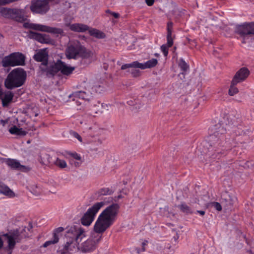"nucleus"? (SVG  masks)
<instances>
[{"mask_svg": "<svg viewBox=\"0 0 254 254\" xmlns=\"http://www.w3.org/2000/svg\"><path fill=\"white\" fill-rule=\"evenodd\" d=\"M120 206L117 203L112 204L106 207L99 215L112 224L115 221L119 213Z\"/></svg>", "mask_w": 254, "mask_h": 254, "instance_id": "6e6552de", "label": "nucleus"}, {"mask_svg": "<svg viewBox=\"0 0 254 254\" xmlns=\"http://www.w3.org/2000/svg\"><path fill=\"white\" fill-rule=\"evenodd\" d=\"M113 224L102 218L98 216L94 225L93 233L99 234L102 236V234L110 228Z\"/></svg>", "mask_w": 254, "mask_h": 254, "instance_id": "1a4fd4ad", "label": "nucleus"}, {"mask_svg": "<svg viewBox=\"0 0 254 254\" xmlns=\"http://www.w3.org/2000/svg\"><path fill=\"white\" fill-rule=\"evenodd\" d=\"M225 132V129L222 128L220 129L218 131L214 133V134L211 135L210 136V140H214L215 138H216V136L218 135L219 132H220L221 134H223Z\"/></svg>", "mask_w": 254, "mask_h": 254, "instance_id": "4c0bfd02", "label": "nucleus"}, {"mask_svg": "<svg viewBox=\"0 0 254 254\" xmlns=\"http://www.w3.org/2000/svg\"><path fill=\"white\" fill-rule=\"evenodd\" d=\"M63 230H64L63 228L59 227L56 230L55 233L56 234V233H59V232H62Z\"/></svg>", "mask_w": 254, "mask_h": 254, "instance_id": "09e8293b", "label": "nucleus"}, {"mask_svg": "<svg viewBox=\"0 0 254 254\" xmlns=\"http://www.w3.org/2000/svg\"><path fill=\"white\" fill-rule=\"evenodd\" d=\"M112 14L115 18H118L119 16V14L118 13L113 12Z\"/></svg>", "mask_w": 254, "mask_h": 254, "instance_id": "8fccbe9b", "label": "nucleus"}, {"mask_svg": "<svg viewBox=\"0 0 254 254\" xmlns=\"http://www.w3.org/2000/svg\"><path fill=\"white\" fill-rule=\"evenodd\" d=\"M169 47H168V46H167L166 44L163 45L161 47V50L165 56H167L168 54Z\"/></svg>", "mask_w": 254, "mask_h": 254, "instance_id": "58836bf2", "label": "nucleus"}, {"mask_svg": "<svg viewBox=\"0 0 254 254\" xmlns=\"http://www.w3.org/2000/svg\"><path fill=\"white\" fill-rule=\"evenodd\" d=\"M172 27H173V23L171 22H168L167 24V33H169V32H170V34H172Z\"/></svg>", "mask_w": 254, "mask_h": 254, "instance_id": "37998d69", "label": "nucleus"}, {"mask_svg": "<svg viewBox=\"0 0 254 254\" xmlns=\"http://www.w3.org/2000/svg\"><path fill=\"white\" fill-rule=\"evenodd\" d=\"M49 66L50 69L46 68L44 64L41 66L42 70L49 76H53L58 71H61L63 74L68 75L75 69L74 67L71 66L60 60L58 61L56 63L50 64Z\"/></svg>", "mask_w": 254, "mask_h": 254, "instance_id": "7ed1b4c3", "label": "nucleus"}, {"mask_svg": "<svg viewBox=\"0 0 254 254\" xmlns=\"http://www.w3.org/2000/svg\"><path fill=\"white\" fill-rule=\"evenodd\" d=\"M112 190L109 188H104L99 191V193L101 195H108L112 193Z\"/></svg>", "mask_w": 254, "mask_h": 254, "instance_id": "c9c22d12", "label": "nucleus"}, {"mask_svg": "<svg viewBox=\"0 0 254 254\" xmlns=\"http://www.w3.org/2000/svg\"><path fill=\"white\" fill-rule=\"evenodd\" d=\"M236 32L241 36L245 37L248 35L254 34V23H245L236 27Z\"/></svg>", "mask_w": 254, "mask_h": 254, "instance_id": "9b49d317", "label": "nucleus"}, {"mask_svg": "<svg viewBox=\"0 0 254 254\" xmlns=\"http://www.w3.org/2000/svg\"><path fill=\"white\" fill-rule=\"evenodd\" d=\"M128 105L132 107V110H137L141 108L142 104L139 100H130L127 101Z\"/></svg>", "mask_w": 254, "mask_h": 254, "instance_id": "a878e982", "label": "nucleus"}, {"mask_svg": "<svg viewBox=\"0 0 254 254\" xmlns=\"http://www.w3.org/2000/svg\"><path fill=\"white\" fill-rule=\"evenodd\" d=\"M65 25L68 26L71 30L76 32H83L89 29V27L87 25L82 23H74L72 24L66 23Z\"/></svg>", "mask_w": 254, "mask_h": 254, "instance_id": "dca6fc26", "label": "nucleus"}, {"mask_svg": "<svg viewBox=\"0 0 254 254\" xmlns=\"http://www.w3.org/2000/svg\"><path fill=\"white\" fill-rule=\"evenodd\" d=\"M117 64H119V65H120V62H117Z\"/></svg>", "mask_w": 254, "mask_h": 254, "instance_id": "4d7b16f0", "label": "nucleus"}, {"mask_svg": "<svg viewBox=\"0 0 254 254\" xmlns=\"http://www.w3.org/2000/svg\"><path fill=\"white\" fill-rule=\"evenodd\" d=\"M72 96L74 97L73 100H75L80 105L82 104V102L78 101V100L84 101L89 99V96L84 91L75 92L72 94Z\"/></svg>", "mask_w": 254, "mask_h": 254, "instance_id": "6ab92c4d", "label": "nucleus"}, {"mask_svg": "<svg viewBox=\"0 0 254 254\" xmlns=\"http://www.w3.org/2000/svg\"><path fill=\"white\" fill-rule=\"evenodd\" d=\"M26 77V73L23 69L15 68L8 74L5 79V87L9 89L20 87L24 83Z\"/></svg>", "mask_w": 254, "mask_h": 254, "instance_id": "f03ea898", "label": "nucleus"}, {"mask_svg": "<svg viewBox=\"0 0 254 254\" xmlns=\"http://www.w3.org/2000/svg\"><path fill=\"white\" fill-rule=\"evenodd\" d=\"M15 0H0V5L8 4L14 1Z\"/></svg>", "mask_w": 254, "mask_h": 254, "instance_id": "79ce46f5", "label": "nucleus"}, {"mask_svg": "<svg viewBox=\"0 0 254 254\" xmlns=\"http://www.w3.org/2000/svg\"><path fill=\"white\" fill-rule=\"evenodd\" d=\"M13 97V93L9 91L5 92L4 93V96L2 97H1V99L2 101V105L4 107H6L8 106L9 103L11 101Z\"/></svg>", "mask_w": 254, "mask_h": 254, "instance_id": "412c9836", "label": "nucleus"}, {"mask_svg": "<svg viewBox=\"0 0 254 254\" xmlns=\"http://www.w3.org/2000/svg\"><path fill=\"white\" fill-rule=\"evenodd\" d=\"M58 241H59V237L57 236V234L54 233L53 239L46 242L44 244L43 247H47L49 246V245H50L51 244H54L58 243Z\"/></svg>", "mask_w": 254, "mask_h": 254, "instance_id": "2f4dec72", "label": "nucleus"}, {"mask_svg": "<svg viewBox=\"0 0 254 254\" xmlns=\"http://www.w3.org/2000/svg\"><path fill=\"white\" fill-rule=\"evenodd\" d=\"M172 34H170V32H169V33H167V46L168 47H171L173 44V39L172 38Z\"/></svg>", "mask_w": 254, "mask_h": 254, "instance_id": "e433bc0d", "label": "nucleus"}, {"mask_svg": "<svg viewBox=\"0 0 254 254\" xmlns=\"http://www.w3.org/2000/svg\"><path fill=\"white\" fill-rule=\"evenodd\" d=\"M145 1L148 5L151 6L154 3V0H145Z\"/></svg>", "mask_w": 254, "mask_h": 254, "instance_id": "a18cd8bd", "label": "nucleus"}, {"mask_svg": "<svg viewBox=\"0 0 254 254\" xmlns=\"http://www.w3.org/2000/svg\"><path fill=\"white\" fill-rule=\"evenodd\" d=\"M179 66L183 71H187L189 68L188 65L183 59L180 60Z\"/></svg>", "mask_w": 254, "mask_h": 254, "instance_id": "72a5a7b5", "label": "nucleus"}, {"mask_svg": "<svg viewBox=\"0 0 254 254\" xmlns=\"http://www.w3.org/2000/svg\"><path fill=\"white\" fill-rule=\"evenodd\" d=\"M71 134L73 137L77 138L80 142H82V138L78 133L75 132H72Z\"/></svg>", "mask_w": 254, "mask_h": 254, "instance_id": "ea45409f", "label": "nucleus"}, {"mask_svg": "<svg viewBox=\"0 0 254 254\" xmlns=\"http://www.w3.org/2000/svg\"><path fill=\"white\" fill-rule=\"evenodd\" d=\"M9 132L12 134L18 136H24L27 134L26 131L23 130L22 128H18L15 126L9 128Z\"/></svg>", "mask_w": 254, "mask_h": 254, "instance_id": "5701e85b", "label": "nucleus"}, {"mask_svg": "<svg viewBox=\"0 0 254 254\" xmlns=\"http://www.w3.org/2000/svg\"><path fill=\"white\" fill-rule=\"evenodd\" d=\"M23 26L29 29L52 33L57 36L63 35L64 33L63 29L61 28L49 27L39 24L25 22L23 24Z\"/></svg>", "mask_w": 254, "mask_h": 254, "instance_id": "0eeeda50", "label": "nucleus"}, {"mask_svg": "<svg viewBox=\"0 0 254 254\" xmlns=\"http://www.w3.org/2000/svg\"><path fill=\"white\" fill-rule=\"evenodd\" d=\"M55 164L56 166L61 168H64L67 166L66 162L63 159L57 158L55 161Z\"/></svg>", "mask_w": 254, "mask_h": 254, "instance_id": "473e14b6", "label": "nucleus"}, {"mask_svg": "<svg viewBox=\"0 0 254 254\" xmlns=\"http://www.w3.org/2000/svg\"><path fill=\"white\" fill-rule=\"evenodd\" d=\"M30 38L33 39L41 43H48L50 40L48 35L30 31L28 34Z\"/></svg>", "mask_w": 254, "mask_h": 254, "instance_id": "2eb2a0df", "label": "nucleus"}, {"mask_svg": "<svg viewBox=\"0 0 254 254\" xmlns=\"http://www.w3.org/2000/svg\"><path fill=\"white\" fill-rule=\"evenodd\" d=\"M3 246V241L1 240V238L0 237V249Z\"/></svg>", "mask_w": 254, "mask_h": 254, "instance_id": "3c124183", "label": "nucleus"}, {"mask_svg": "<svg viewBox=\"0 0 254 254\" xmlns=\"http://www.w3.org/2000/svg\"><path fill=\"white\" fill-rule=\"evenodd\" d=\"M41 163L44 164H46V163H47L48 162V161H45V160H42V158H41Z\"/></svg>", "mask_w": 254, "mask_h": 254, "instance_id": "864d4df0", "label": "nucleus"}, {"mask_svg": "<svg viewBox=\"0 0 254 254\" xmlns=\"http://www.w3.org/2000/svg\"><path fill=\"white\" fill-rule=\"evenodd\" d=\"M101 240V235L100 234L92 233L89 238L81 244L80 249L84 252H91L96 249Z\"/></svg>", "mask_w": 254, "mask_h": 254, "instance_id": "423d86ee", "label": "nucleus"}, {"mask_svg": "<svg viewBox=\"0 0 254 254\" xmlns=\"http://www.w3.org/2000/svg\"><path fill=\"white\" fill-rule=\"evenodd\" d=\"M105 204V202L104 201L98 202L89 208L81 218L82 224L86 226H90L94 221L99 210Z\"/></svg>", "mask_w": 254, "mask_h": 254, "instance_id": "20e7f679", "label": "nucleus"}, {"mask_svg": "<svg viewBox=\"0 0 254 254\" xmlns=\"http://www.w3.org/2000/svg\"><path fill=\"white\" fill-rule=\"evenodd\" d=\"M79 50L77 46H70L66 50V56L70 59H75L79 54Z\"/></svg>", "mask_w": 254, "mask_h": 254, "instance_id": "f3484780", "label": "nucleus"}, {"mask_svg": "<svg viewBox=\"0 0 254 254\" xmlns=\"http://www.w3.org/2000/svg\"><path fill=\"white\" fill-rule=\"evenodd\" d=\"M213 206L218 211H220L222 209V207H221V205H220V204L218 202H213Z\"/></svg>", "mask_w": 254, "mask_h": 254, "instance_id": "a19ab883", "label": "nucleus"}, {"mask_svg": "<svg viewBox=\"0 0 254 254\" xmlns=\"http://www.w3.org/2000/svg\"><path fill=\"white\" fill-rule=\"evenodd\" d=\"M131 73L132 74L133 76H136L138 75V72L139 71L138 70H134V69H131Z\"/></svg>", "mask_w": 254, "mask_h": 254, "instance_id": "c03bdc74", "label": "nucleus"}, {"mask_svg": "<svg viewBox=\"0 0 254 254\" xmlns=\"http://www.w3.org/2000/svg\"><path fill=\"white\" fill-rule=\"evenodd\" d=\"M92 90L94 92L101 93L103 90V87L97 84L93 86Z\"/></svg>", "mask_w": 254, "mask_h": 254, "instance_id": "f704fd0d", "label": "nucleus"}, {"mask_svg": "<svg viewBox=\"0 0 254 254\" xmlns=\"http://www.w3.org/2000/svg\"><path fill=\"white\" fill-rule=\"evenodd\" d=\"M179 207L181 211L187 214H190L193 213L191 208L185 203L181 204Z\"/></svg>", "mask_w": 254, "mask_h": 254, "instance_id": "7c9ffc66", "label": "nucleus"}, {"mask_svg": "<svg viewBox=\"0 0 254 254\" xmlns=\"http://www.w3.org/2000/svg\"><path fill=\"white\" fill-rule=\"evenodd\" d=\"M28 189L30 192L35 196H39L41 193L40 188L36 184L29 186Z\"/></svg>", "mask_w": 254, "mask_h": 254, "instance_id": "bb28decb", "label": "nucleus"}, {"mask_svg": "<svg viewBox=\"0 0 254 254\" xmlns=\"http://www.w3.org/2000/svg\"><path fill=\"white\" fill-rule=\"evenodd\" d=\"M0 193L9 197H13L14 195L13 192L2 183H0Z\"/></svg>", "mask_w": 254, "mask_h": 254, "instance_id": "b1692460", "label": "nucleus"}, {"mask_svg": "<svg viewBox=\"0 0 254 254\" xmlns=\"http://www.w3.org/2000/svg\"><path fill=\"white\" fill-rule=\"evenodd\" d=\"M136 250H137V253H140V252L139 251V250L138 249H137Z\"/></svg>", "mask_w": 254, "mask_h": 254, "instance_id": "6e6d98bb", "label": "nucleus"}, {"mask_svg": "<svg viewBox=\"0 0 254 254\" xmlns=\"http://www.w3.org/2000/svg\"><path fill=\"white\" fill-rule=\"evenodd\" d=\"M138 68V62L135 61L130 64H124L121 66L122 70H127V72H129V68Z\"/></svg>", "mask_w": 254, "mask_h": 254, "instance_id": "cd10ccee", "label": "nucleus"}, {"mask_svg": "<svg viewBox=\"0 0 254 254\" xmlns=\"http://www.w3.org/2000/svg\"><path fill=\"white\" fill-rule=\"evenodd\" d=\"M49 9L47 0H35L31 5V10L34 13H45Z\"/></svg>", "mask_w": 254, "mask_h": 254, "instance_id": "9d476101", "label": "nucleus"}, {"mask_svg": "<svg viewBox=\"0 0 254 254\" xmlns=\"http://www.w3.org/2000/svg\"><path fill=\"white\" fill-rule=\"evenodd\" d=\"M2 90L1 87V85H0V98H1V96L2 95Z\"/></svg>", "mask_w": 254, "mask_h": 254, "instance_id": "603ef678", "label": "nucleus"}, {"mask_svg": "<svg viewBox=\"0 0 254 254\" xmlns=\"http://www.w3.org/2000/svg\"><path fill=\"white\" fill-rule=\"evenodd\" d=\"M158 64V60L156 59H151L144 63L138 62V68L144 69L155 66Z\"/></svg>", "mask_w": 254, "mask_h": 254, "instance_id": "a211bd4d", "label": "nucleus"}, {"mask_svg": "<svg viewBox=\"0 0 254 254\" xmlns=\"http://www.w3.org/2000/svg\"><path fill=\"white\" fill-rule=\"evenodd\" d=\"M196 213H198L201 216H203L205 214V211L202 210H197L196 211Z\"/></svg>", "mask_w": 254, "mask_h": 254, "instance_id": "de8ad7c7", "label": "nucleus"}, {"mask_svg": "<svg viewBox=\"0 0 254 254\" xmlns=\"http://www.w3.org/2000/svg\"><path fill=\"white\" fill-rule=\"evenodd\" d=\"M155 56H157V57H158V56H159V54H155Z\"/></svg>", "mask_w": 254, "mask_h": 254, "instance_id": "5fc2aeb1", "label": "nucleus"}, {"mask_svg": "<svg viewBox=\"0 0 254 254\" xmlns=\"http://www.w3.org/2000/svg\"><path fill=\"white\" fill-rule=\"evenodd\" d=\"M4 236L7 238L8 247L9 250L13 249L15 244L19 242L23 238V236L17 230L9 234H6Z\"/></svg>", "mask_w": 254, "mask_h": 254, "instance_id": "f8f14e48", "label": "nucleus"}, {"mask_svg": "<svg viewBox=\"0 0 254 254\" xmlns=\"http://www.w3.org/2000/svg\"><path fill=\"white\" fill-rule=\"evenodd\" d=\"M250 72L248 68H241L235 74L232 80L233 83H240L245 80L249 76Z\"/></svg>", "mask_w": 254, "mask_h": 254, "instance_id": "4468645a", "label": "nucleus"}, {"mask_svg": "<svg viewBox=\"0 0 254 254\" xmlns=\"http://www.w3.org/2000/svg\"><path fill=\"white\" fill-rule=\"evenodd\" d=\"M73 157L76 160H80L81 159V157L77 154H73Z\"/></svg>", "mask_w": 254, "mask_h": 254, "instance_id": "49530a36", "label": "nucleus"}, {"mask_svg": "<svg viewBox=\"0 0 254 254\" xmlns=\"http://www.w3.org/2000/svg\"><path fill=\"white\" fill-rule=\"evenodd\" d=\"M6 164L8 166L13 169H19L22 170L24 167L21 166L19 162L14 159H9L6 161Z\"/></svg>", "mask_w": 254, "mask_h": 254, "instance_id": "393cba45", "label": "nucleus"}, {"mask_svg": "<svg viewBox=\"0 0 254 254\" xmlns=\"http://www.w3.org/2000/svg\"><path fill=\"white\" fill-rule=\"evenodd\" d=\"M89 34L95 38L102 39L105 37V34L102 31L95 28H89L87 30Z\"/></svg>", "mask_w": 254, "mask_h": 254, "instance_id": "4be33fe9", "label": "nucleus"}, {"mask_svg": "<svg viewBox=\"0 0 254 254\" xmlns=\"http://www.w3.org/2000/svg\"><path fill=\"white\" fill-rule=\"evenodd\" d=\"M238 83H233V80H232L231 84L229 90V94L230 96H234L239 92L238 89L237 88L236 85Z\"/></svg>", "mask_w": 254, "mask_h": 254, "instance_id": "c756f323", "label": "nucleus"}, {"mask_svg": "<svg viewBox=\"0 0 254 254\" xmlns=\"http://www.w3.org/2000/svg\"><path fill=\"white\" fill-rule=\"evenodd\" d=\"M12 9L0 8V14L5 18H11Z\"/></svg>", "mask_w": 254, "mask_h": 254, "instance_id": "c85d7f7f", "label": "nucleus"}, {"mask_svg": "<svg viewBox=\"0 0 254 254\" xmlns=\"http://www.w3.org/2000/svg\"><path fill=\"white\" fill-rule=\"evenodd\" d=\"M45 157H46L47 158H48V156L47 154H45Z\"/></svg>", "mask_w": 254, "mask_h": 254, "instance_id": "13d9d810", "label": "nucleus"}, {"mask_svg": "<svg viewBox=\"0 0 254 254\" xmlns=\"http://www.w3.org/2000/svg\"><path fill=\"white\" fill-rule=\"evenodd\" d=\"M25 57L20 53H13L5 56L2 60L1 64L3 67L22 65L24 64Z\"/></svg>", "mask_w": 254, "mask_h": 254, "instance_id": "39448f33", "label": "nucleus"}, {"mask_svg": "<svg viewBox=\"0 0 254 254\" xmlns=\"http://www.w3.org/2000/svg\"><path fill=\"white\" fill-rule=\"evenodd\" d=\"M11 18L16 21L24 20L25 19L24 10L19 9H12Z\"/></svg>", "mask_w": 254, "mask_h": 254, "instance_id": "aec40b11", "label": "nucleus"}, {"mask_svg": "<svg viewBox=\"0 0 254 254\" xmlns=\"http://www.w3.org/2000/svg\"><path fill=\"white\" fill-rule=\"evenodd\" d=\"M48 57V53L46 49H42L38 51L34 56V59L38 62H42V64L40 66V69L42 70L41 66L44 64L46 67V68H49V65L50 64H53L51 63H48L47 62Z\"/></svg>", "mask_w": 254, "mask_h": 254, "instance_id": "ddd939ff", "label": "nucleus"}, {"mask_svg": "<svg viewBox=\"0 0 254 254\" xmlns=\"http://www.w3.org/2000/svg\"><path fill=\"white\" fill-rule=\"evenodd\" d=\"M86 236V232L81 227H71L65 234V243L59 248L58 252L60 254H70L76 251L79 243Z\"/></svg>", "mask_w": 254, "mask_h": 254, "instance_id": "f257e3e1", "label": "nucleus"}]
</instances>
